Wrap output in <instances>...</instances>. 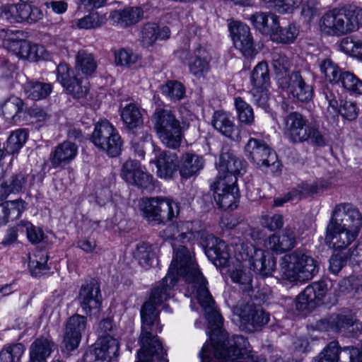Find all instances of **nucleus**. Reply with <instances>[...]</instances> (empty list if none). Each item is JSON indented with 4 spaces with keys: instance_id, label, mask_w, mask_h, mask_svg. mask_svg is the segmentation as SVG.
<instances>
[{
    "instance_id": "obj_1",
    "label": "nucleus",
    "mask_w": 362,
    "mask_h": 362,
    "mask_svg": "<svg viewBox=\"0 0 362 362\" xmlns=\"http://www.w3.org/2000/svg\"><path fill=\"white\" fill-rule=\"evenodd\" d=\"M173 247L174 255L168 274L155 285L149 300L141 308V348L137 352L138 360L136 362H168L167 351L156 334L163 329L157 306L170 298L172 288L180 276L185 278L187 291L196 297L202 308L210 310L208 320L213 322L216 327L222 324L223 317L214 308L215 301L208 289V282L193 260L191 252L184 245Z\"/></svg>"
},
{
    "instance_id": "obj_2",
    "label": "nucleus",
    "mask_w": 362,
    "mask_h": 362,
    "mask_svg": "<svg viewBox=\"0 0 362 362\" xmlns=\"http://www.w3.org/2000/svg\"><path fill=\"white\" fill-rule=\"evenodd\" d=\"M163 233L167 239L209 247L221 266L226 267L229 262L230 254L226 243L208 233L199 221H180L176 225L168 226Z\"/></svg>"
},
{
    "instance_id": "obj_3",
    "label": "nucleus",
    "mask_w": 362,
    "mask_h": 362,
    "mask_svg": "<svg viewBox=\"0 0 362 362\" xmlns=\"http://www.w3.org/2000/svg\"><path fill=\"white\" fill-rule=\"evenodd\" d=\"M210 339L214 342V354L219 362H265L264 358L252 354L248 341L242 335L229 338L226 331L216 329Z\"/></svg>"
},
{
    "instance_id": "obj_4",
    "label": "nucleus",
    "mask_w": 362,
    "mask_h": 362,
    "mask_svg": "<svg viewBox=\"0 0 362 362\" xmlns=\"http://www.w3.org/2000/svg\"><path fill=\"white\" fill-rule=\"evenodd\" d=\"M362 25V9L333 8L326 12L321 18V30L329 35L340 37L357 30Z\"/></svg>"
},
{
    "instance_id": "obj_5",
    "label": "nucleus",
    "mask_w": 362,
    "mask_h": 362,
    "mask_svg": "<svg viewBox=\"0 0 362 362\" xmlns=\"http://www.w3.org/2000/svg\"><path fill=\"white\" fill-rule=\"evenodd\" d=\"M284 277L291 282L311 279L318 271L315 260L300 250H295L281 258Z\"/></svg>"
},
{
    "instance_id": "obj_6",
    "label": "nucleus",
    "mask_w": 362,
    "mask_h": 362,
    "mask_svg": "<svg viewBox=\"0 0 362 362\" xmlns=\"http://www.w3.org/2000/svg\"><path fill=\"white\" fill-rule=\"evenodd\" d=\"M19 33L18 30H2L1 35L4 37V47L12 52L21 59L30 62L48 60L50 53L42 45L32 43L25 40H17L14 36Z\"/></svg>"
},
{
    "instance_id": "obj_7",
    "label": "nucleus",
    "mask_w": 362,
    "mask_h": 362,
    "mask_svg": "<svg viewBox=\"0 0 362 362\" xmlns=\"http://www.w3.org/2000/svg\"><path fill=\"white\" fill-rule=\"evenodd\" d=\"M154 127L162 142L168 148L180 146L182 134L180 122L170 110H160L153 115Z\"/></svg>"
},
{
    "instance_id": "obj_8",
    "label": "nucleus",
    "mask_w": 362,
    "mask_h": 362,
    "mask_svg": "<svg viewBox=\"0 0 362 362\" xmlns=\"http://www.w3.org/2000/svg\"><path fill=\"white\" fill-rule=\"evenodd\" d=\"M90 141L100 150L111 157L117 156L122 149V141L117 129L107 119L98 122L92 133Z\"/></svg>"
},
{
    "instance_id": "obj_9",
    "label": "nucleus",
    "mask_w": 362,
    "mask_h": 362,
    "mask_svg": "<svg viewBox=\"0 0 362 362\" xmlns=\"http://www.w3.org/2000/svg\"><path fill=\"white\" fill-rule=\"evenodd\" d=\"M361 328V323L350 312L332 313L320 319L315 324V329L318 331H330L334 333L356 334L355 329L358 331Z\"/></svg>"
},
{
    "instance_id": "obj_10",
    "label": "nucleus",
    "mask_w": 362,
    "mask_h": 362,
    "mask_svg": "<svg viewBox=\"0 0 362 362\" xmlns=\"http://www.w3.org/2000/svg\"><path fill=\"white\" fill-rule=\"evenodd\" d=\"M244 153L245 157L262 170L277 163L276 152L263 139L250 138L245 146Z\"/></svg>"
},
{
    "instance_id": "obj_11",
    "label": "nucleus",
    "mask_w": 362,
    "mask_h": 362,
    "mask_svg": "<svg viewBox=\"0 0 362 362\" xmlns=\"http://www.w3.org/2000/svg\"><path fill=\"white\" fill-rule=\"evenodd\" d=\"M339 225L360 232L362 227V214L359 209L350 203L335 206L329 222V230H333Z\"/></svg>"
},
{
    "instance_id": "obj_12",
    "label": "nucleus",
    "mask_w": 362,
    "mask_h": 362,
    "mask_svg": "<svg viewBox=\"0 0 362 362\" xmlns=\"http://www.w3.org/2000/svg\"><path fill=\"white\" fill-rule=\"evenodd\" d=\"M237 179L230 176L229 180H218L211 185L214 197L217 206L223 209H236L239 199V190L236 185Z\"/></svg>"
},
{
    "instance_id": "obj_13",
    "label": "nucleus",
    "mask_w": 362,
    "mask_h": 362,
    "mask_svg": "<svg viewBox=\"0 0 362 362\" xmlns=\"http://www.w3.org/2000/svg\"><path fill=\"white\" fill-rule=\"evenodd\" d=\"M57 80L75 98H84L88 92L87 80L78 78L73 69L66 63H60L57 66Z\"/></svg>"
},
{
    "instance_id": "obj_14",
    "label": "nucleus",
    "mask_w": 362,
    "mask_h": 362,
    "mask_svg": "<svg viewBox=\"0 0 362 362\" xmlns=\"http://www.w3.org/2000/svg\"><path fill=\"white\" fill-rule=\"evenodd\" d=\"M284 134L292 143L309 139L310 125L308 119L298 112H292L283 119Z\"/></svg>"
},
{
    "instance_id": "obj_15",
    "label": "nucleus",
    "mask_w": 362,
    "mask_h": 362,
    "mask_svg": "<svg viewBox=\"0 0 362 362\" xmlns=\"http://www.w3.org/2000/svg\"><path fill=\"white\" fill-rule=\"evenodd\" d=\"M327 290V284L325 281L313 282L298 295L296 299V309L303 311L325 304Z\"/></svg>"
},
{
    "instance_id": "obj_16",
    "label": "nucleus",
    "mask_w": 362,
    "mask_h": 362,
    "mask_svg": "<svg viewBox=\"0 0 362 362\" xmlns=\"http://www.w3.org/2000/svg\"><path fill=\"white\" fill-rule=\"evenodd\" d=\"M121 177L128 184L141 189L153 187V177L136 160L129 159L123 164Z\"/></svg>"
},
{
    "instance_id": "obj_17",
    "label": "nucleus",
    "mask_w": 362,
    "mask_h": 362,
    "mask_svg": "<svg viewBox=\"0 0 362 362\" xmlns=\"http://www.w3.org/2000/svg\"><path fill=\"white\" fill-rule=\"evenodd\" d=\"M228 28L235 47L244 57H252L258 53L254 45L250 28L240 21H233Z\"/></svg>"
},
{
    "instance_id": "obj_18",
    "label": "nucleus",
    "mask_w": 362,
    "mask_h": 362,
    "mask_svg": "<svg viewBox=\"0 0 362 362\" xmlns=\"http://www.w3.org/2000/svg\"><path fill=\"white\" fill-rule=\"evenodd\" d=\"M78 301L86 315L91 314L93 311L95 313L100 311L102 296L100 284L96 279H92L82 284L79 290Z\"/></svg>"
},
{
    "instance_id": "obj_19",
    "label": "nucleus",
    "mask_w": 362,
    "mask_h": 362,
    "mask_svg": "<svg viewBox=\"0 0 362 362\" xmlns=\"http://www.w3.org/2000/svg\"><path fill=\"white\" fill-rule=\"evenodd\" d=\"M87 325V318L81 315L71 316L66 324L63 345L68 351L77 349Z\"/></svg>"
},
{
    "instance_id": "obj_20",
    "label": "nucleus",
    "mask_w": 362,
    "mask_h": 362,
    "mask_svg": "<svg viewBox=\"0 0 362 362\" xmlns=\"http://www.w3.org/2000/svg\"><path fill=\"white\" fill-rule=\"evenodd\" d=\"M211 124L216 131L232 141H240L245 135L242 126L235 125L233 118L225 111H215Z\"/></svg>"
},
{
    "instance_id": "obj_21",
    "label": "nucleus",
    "mask_w": 362,
    "mask_h": 362,
    "mask_svg": "<svg viewBox=\"0 0 362 362\" xmlns=\"http://www.w3.org/2000/svg\"><path fill=\"white\" fill-rule=\"evenodd\" d=\"M154 158L150 161L156 165L158 177L168 180L173 177L179 170L177 154L167 151H161L158 148H153Z\"/></svg>"
},
{
    "instance_id": "obj_22",
    "label": "nucleus",
    "mask_w": 362,
    "mask_h": 362,
    "mask_svg": "<svg viewBox=\"0 0 362 362\" xmlns=\"http://www.w3.org/2000/svg\"><path fill=\"white\" fill-rule=\"evenodd\" d=\"M35 176L25 171L13 173L0 183V199H6L10 194H17L33 185Z\"/></svg>"
},
{
    "instance_id": "obj_23",
    "label": "nucleus",
    "mask_w": 362,
    "mask_h": 362,
    "mask_svg": "<svg viewBox=\"0 0 362 362\" xmlns=\"http://www.w3.org/2000/svg\"><path fill=\"white\" fill-rule=\"evenodd\" d=\"M334 230H329V224L326 228L325 243L331 248L341 250L349 245L358 237L359 233L351 228H344L336 225Z\"/></svg>"
},
{
    "instance_id": "obj_24",
    "label": "nucleus",
    "mask_w": 362,
    "mask_h": 362,
    "mask_svg": "<svg viewBox=\"0 0 362 362\" xmlns=\"http://www.w3.org/2000/svg\"><path fill=\"white\" fill-rule=\"evenodd\" d=\"M296 244V233L295 227L287 226L281 235L273 234L266 241V247L276 252L283 253L291 250Z\"/></svg>"
},
{
    "instance_id": "obj_25",
    "label": "nucleus",
    "mask_w": 362,
    "mask_h": 362,
    "mask_svg": "<svg viewBox=\"0 0 362 362\" xmlns=\"http://www.w3.org/2000/svg\"><path fill=\"white\" fill-rule=\"evenodd\" d=\"M143 16L144 11L141 7H126L110 12L109 19L112 25L126 28L136 24L142 19Z\"/></svg>"
},
{
    "instance_id": "obj_26",
    "label": "nucleus",
    "mask_w": 362,
    "mask_h": 362,
    "mask_svg": "<svg viewBox=\"0 0 362 362\" xmlns=\"http://www.w3.org/2000/svg\"><path fill=\"white\" fill-rule=\"evenodd\" d=\"M244 165L245 162L230 153H222L219 157L217 167L218 175L216 179L228 182L230 176H233L238 180L237 175L240 173Z\"/></svg>"
},
{
    "instance_id": "obj_27",
    "label": "nucleus",
    "mask_w": 362,
    "mask_h": 362,
    "mask_svg": "<svg viewBox=\"0 0 362 362\" xmlns=\"http://www.w3.org/2000/svg\"><path fill=\"white\" fill-rule=\"evenodd\" d=\"M250 266L256 274L267 277L274 272L276 258L269 251L255 250L250 259Z\"/></svg>"
},
{
    "instance_id": "obj_28",
    "label": "nucleus",
    "mask_w": 362,
    "mask_h": 362,
    "mask_svg": "<svg viewBox=\"0 0 362 362\" xmlns=\"http://www.w3.org/2000/svg\"><path fill=\"white\" fill-rule=\"evenodd\" d=\"M119 349L118 341L112 336H106L98 338L93 352L95 359L110 362L118 356Z\"/></svg>"
},
{
    "instance_id": "obj_29",
    "label": "nucleus",
    "mask_w": 362,
    "mask_h": 362,
    "mask_svg": "<svg viewBox=\"0 0 362 362\" xmlns=\"http://www.w3.org/2000/svg\"><path fill=\"white\" fill-rule=\"evenodd\" d=\"M78 153L77 146L71 141L59 144L50 153V162L54 168L64 167L75 158Z\"/></svg>"
},
{
    "instance_id": "obj_30",
    "label": "nucleus",
    "mask_w": 362,
    "mask_h": 362,
    "mask_svg": "<svg viewBox=\"0 0 362 362\" xmlns=\"http://www.w3.org/2000/svg\"><path fill=\"white\" fill-rule=\"evenodd\" d=\"M179 173L185 179L197 175L204 166V160L202 156L193 153H185L179 160Z\"/></svg>"
},
{
    "instance_id": "obj_31",
    "label": "nucleus",
    "mask_w": 362,
    "mask_h": 362,
    "mask_svg": "<svg viewBox=\"0 0 362 362\" xmlns=\"http://www.w3.org/2000/svg\"><path fill=\"white\" fill-rule=\"evenodd\" d=\"M55 348L54 341L49 337H40L35 339L29 347L28 362H47Z\"/></svg>"
},
{
    "instance_id": "obj_32",
    "label": "nucleus",
    "mask_w": 362,
    "mask_h": 362,
    "mask_svg": "<svg viewBox=\"0 0 362 362\" xmlns=\"http://www.w3.org/2000/svg\"><path fill=\"white\" fill-rule=\"evenodd\" d=\"M288 88L292 96L302 103L310 101L313 95L312 86L305 82L298 72L290 76Z\"/></svg>"
},
{
    "instance_id": "obj_33",
    "label": "nucleus",
    "mask_w": 362,
    "mask_h": 362,
    "mask_svg": "<svg viewBox=\"0 0 362 362\" xmlns=\"http://www.w3.org/2000/svg\"><path fill=\"white\" fill-rule=\"evenodd\" d=\"M170 35V28L167 26L160 28L154 23L144 24L141 30V42L143 47H148L158 40H166Z\"/></svg>"
},
{
    "instance_id": "obj_34",
    "label": "nucleus",
    "mask_w": 362,
    "mask_h": 362,
    "mask_svg": "<svg viewBox=\"0 0 362 362\" xmlns=\"http://www.w3.org/2000/svg\"><path fill=\"white\" fill-rule=\"evenodd\" d=\"M317 192V185L315 183L303 182L283 196L275 198L273 206H281L286 202L300 200L307 195L315 194Z\"/></svg>"
},
{
    "instance_id": "obj_35",
    "label": "nucleus",
    "mask_w": 362,
    "mask_h": 362,
    "mask_svg": "<svg viewBox=\"0 0 362 362\" xmlns=\"http://www.w3.org/2000/svg\"><path fill=\"white\" fill-rule=\"evenodd\" d=\"M25 104L20 98L11 95L0 104V115L8 122L20 120Z\"/></svg>"
},
{
    "instance_id": "obj_36",
    "label": "nucleus",
    "mask_w": 362,
    "mask_h": 362,
    "mask_svg": "<svg viewBox=\"0 0 362 362\" xmlns=\"http://www.w3.org/2000/svg\"><path fill=\"white\" fill-rule=\"evenodd\" d=\"M210 61L211 57L207 51L202 47H197L189 61L190 73L198 78L204 77L210 69Z\"/></svg>"
},
{
    "instance_id": "obj_37",
    "label": "nucleus",
    "mask_w": 362,
    "mask_h": 362,
    "mask_svg": "<svg viewBox=\"0 0 362 362\" xmlns=\"http://www.w3.org/2000/svg\"><path fill=\"white\" fill-rule=\"evenodd\" d=\"M240 317L253 327H262L266 325L269 320V315L263 309L254 305L247 303L241 308Z\"/></svg>"
},
{
    "instance_id": "obj_38",
    "label": "nucleus",
    "mask_w": 362,
    "mask_h": 362,
    "mask_svg": "<svg viewBox=\"0 0 362 362\" xmlns=\"http://www.w3.org/2000/svg\"><path fill=\"white\" fill-rule=\"evenodd\" d=\"M156 198H158V204L155 209L156 213L160 216L156 217L155 224L163 223L165 221H172L178 216L179 206L177 203L164 197H157Z\"/></svg>"
},
{
    "instance_id": "obj_39",
    "label": "nucleus",
    "mask_w": 362,
    "mask_h": 362,
    "mask_svg": "<svg viewBox=\"0 0 362 362\" xmlns=\"http://www.w3.org/2000/svg\"><path fill=\"white\" fill-rule=\"evenodd\" d=\"M254 27L264 35H271L277 28L278 17L270 13H255L250 17Z\"/></svg>"
},
{
    "instance_id": "obj_40",
    "label": "nucleus",
    "mask_w": 362,
    "mask_h": 362,
    "mask_svg": "<svg viewBox=\"0 0 362 362\" xmlns=\"http://www.w3.org/2000/svg\"><path fill=\"white\" fill-rule=\"evenodd\" d=\"M120 116L124 125L129 129H136L143 124L139 107L134 103H129L121 108Z\"/></svg>"
},
{
    "instance_id": "obj_41",
    "label": "nucleus",
    "mask_w": 362,
    "mask_h": 362,
    "mask_svg": "<svg viewBox=\"0 0 362 362\" xmlns=\"http://www.w3.org/2000/svg\"><path fill=\"white\" fill-rule=\"evenodd\" d=\"M23 89L28 98L39 100L49 95L52 91V86L49 83L32 81L25 83Z\"/></svg>"
},
{
    "instance_id": "obj_42",
    "label": "nucleus",
    "mask_w": 362,
    "mask_h": 362,
    "mask_svg": "<svg viewBox=\"0 0 362 362\" xmlns=\"http://www.w3.org/2000/svg\"><path fill=\"white\" fill-rule=\"evenodd\" d=\"M98 64L93 54L86 50H80L76 56V69L85 76H92L96 71Z\"/></svg>"
},
{
    "instance_id": "obj_43",
    "label": "nucleus",
    "mask_w": 362,
    "mask_h": 362,
    "mask_svg": "<svg viewBox=\"0 0 362 362\" xmlns=\"http://www.w3.org/2000/svg\"><path fill=\"white\" fill-rule=\"evenodd\" d=\"M48 259L47 253L42 250L37 251L29 256L28 267L32 276H40L48 271Z\"/></svg>"
},
{
    "instance_id": "obj_44",
    "label": "nucleus",
    "mask_w": 362,
    "mask_h": 362,
    "mask_svg": "<svg viewBox=\"0 0 362 362\" xmlns=\"http://www.w3.org/2000/svg\"><path fill=\"white\" fill-rule=\"evenodd\" d=\"M319 66L321 74L327 81L332 85L339 84L344 71L339 68L338 64L329 59H326L320 62Z\"/></svg>"
},
{
    "instance_id": "obj_45",
    "label": "nucleus",
    "mask_w": 362,
    "mask_h": 362,
    "mask_svg": "<svg viewBox=\"0 0 362 362\" xmlns=\"http://www.w3.org/2000/svg\"><path fill=\"white\" fill-rule=\"evenodd\" d=\"M250 83L252 87H269L270 78L266 62H262L255 66L251 73Z\"/></svg>"
},
{
    "instance_id": "obj_46",
    "label": "nucleus",
    "mask_w": 362,
    "mask_h": 362,
    "mask_svg": "<svg viewBox=\"0 0 362 362\" xmlns=\"http://www.w3.org/2000/svg\"><path fill=\"white\" fill-rule=\"evenodd\" d=\"M105 16L98 12H93L81 18L75 19L73 23L78 29L90 30L101 27L105 23Z\"/></svg>"
},
{
    "instance_id": "obj_47",
    "label": "nucleus",
    "mask_w": 362,
    "mask_h": 362,
    "mask_svg": "<svg viewBox=\"0 0 362 362\" xmlns=\"http://www.w3.org/2000/svg\"><path fill=\"white\" fill-rule=\"evenodd\" d=\"M134 257L145 269H148L153 262L154 253L151 245L145 242L139 243L133 253Z\"/></svg>"
},
{
    "instance_id": "obj_48",
    "label": "nucleus",
    "mask_w": 362,
    "mask_h": 362,
    "mask_svg": "<svg viewBox=\"0 0 362 362\" xmlns=\"http://www.w3.org/2000/svg\"><path fill=\"white\" fill-rule=\"evenodd\" d=\"M42 17L43 13L38 7L28 4H18V23H33Z\"/></svg>"
},
{
    "instance_id": "obj_49",
    "label": "nucleus",
    "mask_w": 362,
    "mask_h": 362,
    "mask_svg": "<svg viewBox=\"0 0 362 362\" xmlns=\"http://www.w3.org/2000/svg\"><path fill=\"white\" fill-rule=\"evenodd\" d=\"M298 35V30L295 25H289L286 28H281L277 23V28L272 30L271 39L276 42L284 44L292 43Z\"/></svg>"
},
{
    "instance_id": "obj_50",
    "label": "nucleus",
    "mask_w": 362,
    "mask_h": 362,
    "mask_svg": "<svg viewBox=\"0 0 362 362\" xmlns=\"http://www.w3.org/2000/svg\"><path fill=\"white\" fill-rule=\"evenodd\" d=\"M339 84L351 95H362V81L349 71H344Z\"/></svg>"
},
{
    "instance_id": "obj_51",
    "label": "nucleus",
    "mask_w": 362,
    "mask_h": 362,
    "mask_svg": "<svg viewBox=\"0 0 362 362\" xmlns=\"http://www.w3.org/2000/svg\"><path fill=\"white\" fill-rule=\"evenodd\" d=\"M25 350V346L21 343L5 346L0 351V362H19Z\"/></svg>"
},
{
    "instance_id": "obj_52",
    "label": "nucleus",
    "mask_w": 362,
    "mask_h": 362,
    "mask_svg": "<svg viewBox=\"0 0 362 362\" xmlns=\"http://www.w3.org/2000/svg\"><path fill=\"white\" fill-rule=\"evenodd\" d=\"M322 95L328 103L327 112L332 117L338 116L339 111V102L341 100L338 90L334 88L333 85H327L322 88Z\"/></svg>"
},
{
    "instance_id": "obj_53",
    "label": "nucleus",
    "mask_w": 362,
    "mask_h": 362,
    "mask_svg": "<svg viewBox=\"0 0 362 362\" xmlns=\"http://www.w3.org/2000/svg\"><path fill=\"white\" fill-rule=\"evenodd\" d=\"M27 139L28 133L25 129H19L13 132L7 139L6 151L11 154L18 153Z\"/></svg>"
},
{
    "instance_id": "obj_54",
    "label": "nucleus",
    "mask_w": 362,
    "mask_h": 362,
    "mask_svg": "<svg viewBox=\"0 0 362 362\" xmlns=\"http://www.w3.org/2000/svg\"><path fill=\"white\" fill-rule=\"evenodd\" d=\"M230 276L232 281L238 284L240 288L243 292H250L252 291V275L249 270L242 268L237 269L233 270Z\"/></svg>"
},
{
    "instance_id": "obj_55",
    "label": "nucleus",
    "mask_w": 362,
    "mask_h": 362,
    "mask_svg": "<svg viewBox=\"0 0 362 362\" xmlns=\"http://www.w3.org/2000/svg\"><path fill=\"white\" fill-rule=\"evenodd\" d=\"M235 106L239 121L245 124H252L255 120L252 107L240 97L235 98Z\"/></svg>"
},
{
    "instance_id": "obj_56",
    "label": "nucleus",
    "mask_w": 362,
    "mask_h": 362,
    "mask_svg": "<svg viewBox=\"0 0 362 362\" xmlns=\"http://www.w3.org/2000/svg\"><path fill=\"white\" fill-rule=\"evenodd\" d=\"M162 93L171 101H178L184 98L185 86L178 81H169L161 87Z\"/></svg>"
},
{
    "instance_id": "obj_57",
    "label": "nucleus",
    "mask_w": 362,
    "mask_h": 362,
    "mask_svg": "<svg viewBox=\"0 0 362 362\" xmlns=\"http://www.w3.org/2000/svg\"><path fill=\"white\" fill-rule=\"evenodd\" d=\"M158 204V198H145L141 199L139 204V208L142 216L150 223L155 224L156 217L160 215L156 213V209Z\"/></svg>"
},
{
    "instance_id": "obj_58",
    "label": "nucleus",
    "mask_w": 362,
    "mask_h": 362,
    "mask_svg": "<svg viewBox=\"0 0 362 362\" xmlns=\"http://www.w3.org/2000/svg\"><path fill=\"white\" fill-rule=\"evenodd\" d=\"M314 362H340L338 341H332L329 342L320 353Z\"/></svg>"
},
{
    "instance_id": "obj_59",
    "label": "nucleus",
    "mask_w": 362,
    "mask_h": 362,
    "mask_svg": "<svg viewBox=\"0 0 362 362\" xmlns=\"http://www.w3.org/2000/svg\"><path fill=\"white\" fill-rule=\"evenodd\" d=\"M117 66L130 67L138 61V56L132 50L119 48L114 52Z\"/></svg>"
},
{
    "instance_id": "obj_60",
    "label": "nucleus",
    "mask_w": 362,
    "mask_h": 362,
    "mask_svg": "<svg viewBox=\"0 0 362 362\" xmlns=\"http://www.w3.org/2000/svg\"><path fill=\"white\" fill-rule=\"evenodd\" d=\"M2 204L4 206V209H6L8 221L20 218L26 208L25 202L21 199L7 201L2 203Z\"/></svg>"
},
{
    "instance_id": "obj_61",
    "label": "nucleus",
    "mask_w": 362,
    "mask_h": 362,
    "mask_svg": "<svg viewBox=\"0 0 362 362\" xmlns=\"http://www.w3.org/2000/svg\"><path fill=\"white\" fill-rule=\"evenodd\" d=\"M272 64L275 74L279 79L286 76L290 69V63L286 56L274 53Z\"/></svg>"
},
{
    "instance_id": "obj_62",
    "label": "nucleus",
    "mask_w": 362,
    "mask_h": 362,
    "mask_svg": "<svg viewBox=\"0 0 362 362\" xmlns=\"http://www.w3.org/2000/svg\"><path fill=\"white\" fill-rule=\"evenodd\" d=\"M18 227L21 228L22 232H25L28 240L32 243H38L42 240L44 238L43 230L38 227L33 226L28 221H21Z\"/></svg>"
},
{
    "instance_id": "obj_63",
    "label": "nucleus",
    "mask_w": 362,
    "mask_h": 362,
    "mask_svg": "<svg viewBox=\"0 0 362 362\" xmlns=\"http://www.w3.org/2000/svg\"><path fill=\"white\" fill-rule=\"evenodd\" d=\"M252 101L262 109L269 107V90L268 87H252L250 90Z\"/></svg>"
},
{
    "instance_id": "obj_64",
    "label": "nucleus",
    "mask_w": 362,
    "mask_h": 362,
    "mask_svg": "<svg viewBox=\"0 0 362 362\" xmlns=\"http://www.w3.org/2000/svg\"><path fill=\"white\" fill-rule=\"evenodd\" d=\"M261 225L270 231L281 228L284 225V217L279 214H265L260 218Z\"/></svg>"
}]
</instances>
